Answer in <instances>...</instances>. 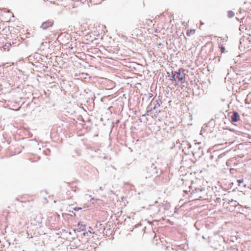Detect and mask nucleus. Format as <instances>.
I'll list each match as a JSON object with an SVG mask.
<instances>
[{"label": "nucleus", "mask_w": 251, "mask_h": 251, "mask_svg": "<svg viewBox=\"0 0 251 251\" xmlns=\"http://www.w3.org/2000/svg\"><path fill=\"white\" fill-rule=\"evenodd\" d=\"M221 52L222 53H224L225 52V49L224 47H221Z\"/></svg>", "instance_id": "9"}, {"label": "nucleus", "mask_w": 251, "mask_h": 251, "mask_svg": "<svg viewBox=\"0 0 251 251\" xmlns=\"http://www.w3.org/2000/svg\"><path fill=\"white\" fill-rule=\"evenodd\" d=\"M195 29H191V30H188L187 31L186 34H187V36H190L191 35H193V34H195Z\"/></svg>", "instance_id": "4"}, {"label": "nucleus", "mask_w": 251, "mask_h": 251, "mask_svg": "<svg viewBox=\"0 0 251 251\" xmlns=\"http://www.w3.org/2000/svg\"><path fill=\"white\" fill-rule=\"evenodd\" d=\"M54 22L53 20H49L44 22L42 24L41 27L43 29H47L48 28L52 26Z\"/></svg>", "instance_id": "2"}, {"label": "nucleus", "mask_w": 251, "mask_h": 251, "mask_svg": "<svg viewBox=\"0 0 251 251\" xmlns=\"http://www.w3.org/2000/svg\"><path fill=\"white\" fill-rule=\"evenodd\" d=\"M234 16V13L233 12L231 11H229L228 12V17L229 18H232Z\"/></svg>", "instance_id": "5"}, {"label": "nucleus", "mask_w": 251, "mask_h": 251, "mask_svg": "<svg viewBox=\"0 0 251 251\" xmlns=\"http://www.w3.org/2000/svg\"><path fill=\"white\" fill-rule=\"evenodd\" d=\"M10 46H11V45L10 44H8V45H5L3 47V49L4 50H5L7 48H8Z\"/></svg>", "instance_id": "7"}, {"label": "nucleus", "mask_w": 251, "mask_h": 251, "mask_svg": "<svg viewBox=\"0 0 251 251\" xmlns=\"http://www.w3.org/2000/svg\"><path fill=\"white\" fill-rule=\"evenodd\" d=\"M74 209L75 211H78V210L82 209V208L81 207H75L74 208Z\"/></svg>", "instance_id": "8"}, {"label": "nucleus", "mask_w": 251, "mask_h": 251, "mask_svg": "<svg viewBox=\"0 0 251 251\" xmlns=\"http://www.w3.org/2000/svg\"><path fill=\"white\" fill-rule=\"evenodd\" d=\"M240 120V116L237 112H234L231 116V121L236 122Z\"/></svg>", "instance_id": "3"}, {"label": "nucleus", "mask_w": 251, "mask_h": 251, "mask_svg": "<svg viewBox=\"0 0 251 251\" xmlns=\"http://www.w3.org/2000/svg\"><path fill=\"white\" fill-rule=\"evenodd\" d=\"M237 182H238L239 184L242 183H243L244 182V179H242L238 180Z\"/></svg>", "instance_id": "10"}, {"label": "nucleus", "mask_w": 251, "mask_h": 251, "mask_svg": "<svg viewBox=\"0 0 251 251\" xmlns=\"http://www.w3.org/2000/svg\"><path fill=\"white\" fill-rule=\"evenodd\" d=\"M184 72V70L179 69L177 72L173 73V79L176 81L184 83L185 81V74Z\"/></svg>", "instance_id": "1"}, {"label": "nucleus", "mask_w": 251, "mask_h": 251, "mask_svg": "<svg viewBox=\"0 0 251 251\" xmlns=\"http://www.w3.org/2000/svg\"><path fill=\"white\" fill-rule=\"evenodd\" d=\"M90 1L92 3H93V4H97L100 3V0H98V1H96L95 0H90Z\"/></svg>", "instance_id": "6"}]
</instances>
